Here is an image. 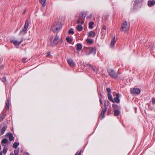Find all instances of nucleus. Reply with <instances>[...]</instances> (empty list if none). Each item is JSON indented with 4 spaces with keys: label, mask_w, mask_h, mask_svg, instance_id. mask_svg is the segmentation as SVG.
<instances>
[{
    "label": "nucleus",
    "mask_w": 155,
    "mask_h": 155,
    "mask_svg": "<svg viewBox=\"0 0 155 155\" xmlns=\"http://www.w3.org/2000/svg\"><path fill=\"white\" fill-rule=\"evenodd\" d=\"M62 40L59 38V37L56 35L52 36L50 39V45L51 46L56 45L58 43H61Z\"/></svg>",
    "instance_id": "nucleus-1"
},
{
    "label": "nucleus",
    "mask_w": 155,
    "mask_h": 155,
    "mask_svg": "<svg viewBox=\"0 0 155 155\" xmlns=\"http://www.w3.org/2000/svg\"><path fill=\"white\" fill-rule=\"evenodd\" d=\"M62 28L61 24L59 22H55L52 25L51 29L54 33H58Z\"/></svg>",
    "instance_id": "nucleus-2"
},
{
    "label": "nucleus",
    "mask_w": 155,
    "mask_h": 155,
    "mask_svg": "<svg viewBox=\"0 0 155 155\" xmlns=\"http://www.w3.org/2000/svg\"><path fill=\"white\" fill-rule=\"evenodd\" d=\"M130 28V24H128L126 21H124L122 24L120 30L122 31L126 32L128 31Z\"/></svg>",
    "instance_id": "nucleus-3"
},
{
    "label": "nucleus",
    "mask_w": 155,
    "mask_h": 155,
    "mask_svg": "<svg viewBox=\"0 0 155 155\" xmlns=\"http://www.w3.org/2000/svg\"><path fill=\"white\" fill-rule=\"evenodd\" d=\"M107 72L110 76L114 79H116L118 78V74L114 70L111 69L107 70Z\"/></svg>",
    "instance_id": "nucleus-4"
},
{
    "label": "nucleus",
    "mask_w": 155,
    "mask_h": 155,
    "mask_svg": "<svg viewBox=\"0 0 155 155\" xmlns=\"http://www.w3.org/2000/svg\"><path fill=\"white\" fill-rule=\"evenodd\" d=\"M92 53L94 54L96 53V50L95 48L89 47L87 48L86 50V54L87 55H89L90 54Z\"/></svg>",
    "instance_id": "nucleus-5"
},
{
    "label": "nucleus",
    "mask_w": 155,
    "mask_h": 155,
    "mask_svg": "<svg viewBox=\"0 0 155 155\" xmlns=\"http://www.w3.org/2000/svg\"><path fill=\"white\" fill-rule=\"evenodd\" d=\"M140 92V90L139 89L134 88L130 90V92L132 94H139Z\"/></svg>",
    "instance_id": "nucleus-6"
},
{
    "label": "nucleus",
    "mask_w": 155,
    "mask_h": 155,
    "mask_svg": "<svg viewBox=\"0 0 155 155\" xmlns=\"http://www.w3.org/2000/svg\"><path fill=\"white\" fill-rule=\"evenodd\" d=\"M84 19L82 18L80 14L79 16V18L77 21V23L78 24L81 23V24H84Z\"/></svg>",
    "instance_id": "nucleus-7"
},
{
    "label": "nucleus",
    "mask_w": 155,
    "mask_h": 155,
    "mask_svg": "<svg viewBox=\"0 0 155 155\" xmlns=\"http://www.w3.org/2000/svg\"><path fill=\"white\" fill-rule=\"evenodd\" d=\"M120 95L118 93L117 94L116 97L114 98V102H115L117 103H118L120 102L119 99Z\"/></svg>",
    "instance_id": "nucleus-8"
},
{
    "label": "nucleus",
    "mask_w": 155,
    "mask_h": 155,
    "mask_svg": "<svg viewBox=\"0 0 155 155\" xmlns=\"http://www.w3.org/2000/svg\"><path fill=\"white\" fill-rule=\"evenodd\" d=\"M67 61L68 63L71 67H74L75 66V63L71 59H68Z\"/></svg>",
    "instance_id": "nucleus-9"
},
{
    "label": "nucleus",
    "mask_w": 155,
    "mask_h": 155,
    "mask_svg": "<svg viewBox=\"0 0 155 155\" xmlns=\"http://www.w3.org/2000/svg\"><path fill=\"white\" fill-rule=\"evenodd\" d=\"M23 41L22 38H21L20 41H18L14 40H10V41L12 42L14 45H18L21 44Z\"/></svg>",
    "instance_id": "nucleus-10"
},
{
    "label": "nucleus",
    "mask_w": 155,
    "mask_h": 155,
    "mask_svg": "<svg viewBox=\"0 0 155 155\" xmlns=\"http://www.w3.org/2000/svg\"><path fill=\"white\" fill-rule=\"evenodd\" d=\"M6 136L9 138V140L10 141H12L14 140V137L12 134L11 133H8L6 134Z\"/></svg>",
    "instance_id": "nucleus-11"
},
{
    "label": "nucleus",
    "mask_w": 155,
    "mask_h": 155,
    "mask_svg": "<svg viewBox=\"0 0 155 155\" xmlns=\"http://www.w3.org/2000/svg\"><path fill=\"white\" fill-rule=\"evenodd\" d=\"M7 129V126H6L3 127L0 130V135H2L3 134L5 130Z\"/></svg>",
    "instance_id": "nucleus-12"
},
{
    "label": "nucleus",
    "mask_w": 155,
    "mask_h": 155,
    "mask_svg": "<svg viewBox=\"0 0 155 155\" xmlns=\"http://www.w3.org/2000/svg\"><path fill=\"white\" fill-rule=\"evenodd\" d=\"M106 110H106V108L103 109L102 110L100 116V117H101V120L104 117V114L106 112Z\"/></svg>",
    "instance_id": "nucleus-13"
},
{
    "label": "nucleus",
    "mask_w": 155,
    "mask_h": 155,
    "mask_svg": "<svg viewBox=\"0 0 155 155\" xmlns=\"http://www.w3.org/2000/svg\"><path fill=\"white\" fill-rule=\"evenodd\" d=\"M27 29L23 28L20 31L19 35H24L27 32Z\"/></svg>",
    "instance_id": "nucleus-14"
},
{
    "label": "nucleus",
    "mask_w": 155,
    "mask_h": 155,
    "mask_svg": "<svg viewBox=\"0 0 155 155\" xmlns=\"http://www.w3.org/2000/svg\"><path fill=\"white\" fill-rule=\"evenodd\" d=\"M76 46L77 47V50L78 51H80L82 48V45L81 44L78 43L77 44Z\"/></svg>",
    "instance_id": "nucleus-15"
},
{
    "label": "nucleus",
    "mask_w": 155,
    "mask_h": 155,
    "mask_svg": "<svg viewBox=\"0 0 155 155\" xmlns=\"http://www.w3.org/2000/svg\"><path fill=\"white\" fill-rule=\"evenodd\" d=\"M95 36V33L94 32L92 31H90L89 32L88 36L89 37H94Z\"/></svg>",
    "instance_id": "nucleus-16"
},
{
    "label": "nucleus",
    "mask_w": 155,
    "mask_h": 155,
    "mask_svg": "<svg viewBox=\"0 0 155 155\" xmlns=\"http://www.w3.org/2000/svg\"><path fill=\"white\" fill-rule=\"evenodd\" d=\"M155 4V1L154 0L150 1L148 2V5L149 6H151L154 5Z\"/></svg>",
    "instance_id": "nucleus-17"
},
{
    "label": "nucleus",
    "mask_w": 155,
    "mask_h": 155,
    "mask_svg": "<svg viewBox=\"0 0 155 155\" xmlns=\"http://www.w3.org/2000/svg\"><path fill=\"white\" fill-rule=\"evenodd\" d=\"M76 28L78 31H81L82 30L83 27L81 25H78L76 27Z\"/></svg>",
    "instance_id": "nucleus-18"
},
{
    "label": "nucleus",
    "mask_w": 155,
    "mask_h": 155,
    "mask_svg": "<svg viewBox=\"0 0 155 155\" xmlns=\"http://www.w3.org/2000/svg\"><path fill=\"white\" fill-rule=\"evenodd\" d=\"M114 115L115 116H117L119 115L120 114V112L117 109H114Z\"/></svg>",
    "instance_id": "nucleus-19"
},
{
    "label": "nucleus",
    "mask_w": 155,
    "mask_h": 155,
    "mask_svg": "<svg viewBox=\"0 0 155 155\" xmlns=\"http://www.w3.org/2000/svg\"><path fill=\"white\" fill-rule=\"evenodd\" d=\"M116 42V41H115V37H114L113 38L110 44V46L111 47H113V46L114 45L115 43Z\"/></svg>",
    "instance_id": "nucleus-20"
},
{
    "label": "nucleus",
    "mask_w": 155,
    "mask_h": 155,
    "mask_svg": "<svg viewBox=\"0 0 155 155\" xmlns=\"http://www.w3.org/2000/svg\"><path fill=\"white\" fill-rule=\"evenodd\" d=\"M28 26L29 22L28 20L27 19L25 21V23L24 28L26 29H27L28 28Z\"/></svg>",
    "instance_id": "nucleus-21"
},
{
    "label": "nucleus",
    "mask_w": 155,
    "mask_h": 155,
    "mask_svg": "<svg viewBox=\"0 0 155 155\" xmlns=\"http://www.w3.org/2000/svg\"><path fill=\"white\" fill-rule=\"evenodd\" d=\"M108 98L109 101L114 102L112 95L110 93H108L107 94Z\"/></svg>",
    "instance_id": "nucleus-22"
},
{
    "label": "nucleus",
    "mask_w": 155,
    "mask_h": 155,
    "mask_svg": "<svg viewBox=\"0 0 155 155\" xmlns=\"http://www.w3.org/2000/svg\"><path fill=\"white\" fill-rule=\"evenodd\" d=\"M2 143H8L9 141L7 139L5 138L3 139L2 141Z\"/></svg>",
    "instance_id": "nucleus-23"
},
{
    "label": "nucleus",
    "mask_w": 155,
    "mask_h": 155,
    "mask_svg": "<svg viewBox=\"0 0 155 155\" xmlns=\"http://www.w3.org/2000/svg\"><path fill=\"white\" fill-rule=\"evenodd\" d=\"M94 25V22L92 21L90 22L89 23V28L91 29H92L94 27L93 25Z\"/></svg>",
    "instance_id": "nucleus-24"
},
{
    "label": "nucleus",
    "mask_w": 155,
    "mask_h": 155,
    "mask_svg": "<svg viewBox=\"0 0 155 155\" xmlns=\"http://www.w3.org/2000/svg\"><path fill=\"white\" fill-rule=\"evenodd\" d=\"M40 2L43 6H45V0H40Z\"/></svg>",
    "instance_id": "nucleus-25"
},
{
    "label": "nucleus",
    "mask_w": 155,
    "mask_h": 155,
    "mask_svg": "<svg viewBox=\"0 0 155 155\" xmlns=\"http://www.w3.org/2000/svg\"><path fill=\"white\" fill-rule=\"evenodd\" d=\"M9 107V100H8L7 101L6 106L5 107V108H7V110H8Z\"/></svg>",
    "instance_id": "nucleus-26"
},
{
    "label": "nucleus",
    "mask_w": 155,
    "mask_h": 155,
    "mask_svg": "<svg viewBox=\"0 0 155 155\" xmlns=\"http://www.w3.org/2000/svg\"><path fill=\"white\" fill-rule=\"evenodd\" d=\"M19 143L17 142H15L13 145V147L14 148H16L19 145Z\"/></svg>",
    "instance_id": "nucleus-27"
},
{
    "label": "nucleus",
    "mask_w": 155,
    "mask_h": 155,
    "mask_svg": "<svg viewBox=\"0 0 155 155\" xmlns=\"http://www.w3.org/2000/svg\"><path fill=\"white\" fill-rule=\"evenodd\" d=\"M80 14L82 17V18H84V19L85 18V17L86 16V14L85 12H83Z\"/></svg>",
    "instance_id": "nucleus-28"
},
{
    "label": "nucleus",
    "mask_w": 155,
    "mask_h": 155,
    "mask_svg": "<svg viewBox=\"0 0 155 155\" xmlns=\"http://www.w3.org/2000/svg\"><path fill=\"white\" fill-rule=\"evenodd\" d=\"M66 40L69 43H71L72 41V39L71 38L69 37H67L66 38Z\"/></svg>",
    "instance_id": "nucleus-29"
},
{
    "label": "nucleus",
    "mask_w": 155,
    "mask_h": 155,
    "mask_svg": "<svg viewBox=\"0 0 155 155\" xmlns=\"http://www.w3.org/2000/svg\"><path fill=\"white\" fill-rule=\"evenodd\" d=\"M86 41L88 43L92 44L93 43V40L91 39H87Z\"/></svg>",
    "instance_id": "nucleus-30"
},
{
    "label": "nucleus",
    "mask_w": 155,
    "mask_h": 155,
    "mask_svg": "<svg viewBox=\"0 0 155 155\" xmlns=\"http://www.w3.org/2000/svg\"><path fill=\"white\" fill-rule=\"evenodd\" d=\"M140 1V0H135L134 2V5L136 6L137 4H138Z\"/></svg>",
    "instance_id": "nucleus-31"
},
{
    "label": "nucleus",
    "mask_w": 155,
    "mask_h": 155,
    "mask_svg": "<svg viewBox=\"0 0 155 155\" xmlns=\"http://www.w3.org/2000/svg\"><path fill=\"white\" fill-rule=\"evenodd\" d=\"M68 33L69 34H74V32L72 29H71L69 30Z\"/></svg>",
    "instance_id": "nucleus-32"
},
{
    "label": "nucleus",
    "mask_w": 155,
    "mask_h": 155,
    "mask_svg": "<svg viewBox=\"0 0 155 155\" xmlns=\"http://www.w3.org/2000/svg\"><path fill=\"white\" fill-rule=\"evenodd\" d=\"M101 33L103 36V35L105 36V35L106 33V30H102L101 31Z\"/></svg>",
    "instance_id": "nucleus-33"
},
{
    "label": "nucleus",
    "mask_w": 155,
    "mask_h": 155,
    "mask_svg": "<svg viewBox=\"0 0 155 155\" xmlns=\"http://www.w3.org/2000/svg\"><path fill=\"white\" fill-rule=\"evenodd\" d=\"M5 115H3L2 116H1L0 117V122L2 121L3 119L5 117Z\"/></svg>",
    "instance_id": "nucleus-34"
},
{
    "label": "nucleus",
    "mask_w": 155,
    "mask_h": 155,
    "mask_svg": "<svg viewBox=\"0 0 155 155\" xmlns=\"http://www.w3.org/2000/svg\"><path fill=\"white\" fill-rule=\"evenodd\" d=\"M7 150L8 148L5 147L3 150V153H4L5 154L6 153Z\"/></svg>",
    "instance_id": "nucleus-35"
},
{
    "label": "nucleus",
    "mask_w": 155,
    "mask_h": 155,
    "mask_svg": "<svg viewBox=\"0 0 155 155\" xmlns=\"http://www.w3.org/2000/svg\"><path fill=\"white\" fill-rule=\"evenodd\" d=\"M18 151H19L18 149V150H14V153H15V155H18Z\"/></svg>",
    "instance_id": "nucleus-36"
},
{
    "label": "nucleus",
    "mask_w": 155,
    "mask_h": 155,
    "mask_svg": "<svg viewBox=\"0 0 155 155\" xmlns=\"http://www.w3.org/2000/svg\"><path fill=\"white\" fill-rule=\"evenodd\" d=\"M106 29H107V28H106V26L104 25H103L102 28V30H106Z\"/></svg>",
    "instance_id": "nucleus-37"
},
{
    "label": "nucleus",
    "mask_w": 155,
    "mask_h": 155,
    "mask_svg": "<svg viewBox=\"0 0 155 155\" xmlns=\"http://www.w3.org/2000/svg\"><path fill=\"white\" fill-rule=\"evenodd\" d=\"M107 91L108 93H110L111 92V89L110 88H108L107 89Z\"/></svg>",
    "instance_id": "nucleus-38"
},
{
    "label": "nucleus",
    "mask_w": 155,
    "mask_h": 155,
    "mask_svg": "<svg viewBox=\"0 0 155 155\" xmlns=\"http://www.w3.org/2000/svg\"><path fill=\"white\" fill-rule=\"evenodd\" d=\"M152 103L153 104H155V98H153L152 99Z\"/></svg>",
    "instance_id": "nucleus-39"
},
{
    "label": "nucleus",
    "mask_w": 155,
    "mask_h": 155,
    "mask_svg": "<svg viewBox=\"0 0 155 155\" xmlns=\"http://www.w3.org/2000/svg\"><path fill=\"white\" fill-rule=\"evenodd\" d=\"M2 80L3 82H5L6 81V79L5 77H4L3 78H2Z\"/></svg>",
    "instance_id": "nucleus-40"
},
{
    "label": "nucleus",
    "mask_w": 155,
    "mask_h": 155,
    "mask_svg": "<svg viewBox=\"0 0 155 155\" xmlns=\"http://www.w3.org/2000/svg\"><path fill=\"white\" fill-rule=\"evenodd\" d=\"M26 59H27V58H23L22 59V62L24 63H25V61Z\"/></svg>",
    "instance_id": "nucleus-41"
},
{
    "label": "nucleus",
    "mask_w": 155,
    "mask_h": 155,
    "mask_svg": "<svg viewBox=\"0 0 155 155\" xmlns=\"http://www.w3.org/2000/svg\"><path fill=\"white\" fill-rule=\"evenodd\" d=\"M24 155H29V154L27 152H25L23 153Z\"/></svg>",
    "instance_id": "nucleus-42"
},
{
    "label": "nucleus",
    "mask_w": 155,
    "mask_h": 155,
    "mask_svg": "<svg viewBox=\"0 0 155 155\" xmlns=\"http://www.w3.org/2000/svg\"><path fill=\"white\" fill-rule=\"evenodd\" d=\"M104 108H106V110H107V107H106V103H105L104 104Z\"/></svg>",
    "instance_id": "nucleus-43"
},
{
    "label": "nucleus",
    "mask_w": 155,
    "mask_h": 155,
    "mask_svg": "<svg viewBox=\"0 0 155 155\" xmlns=\"http://www.w3.org/2000/svg\"><path fill=\"white\" fill-rule=\"evenodd\" d=\"M50 52H48L47 55L46 56L47 57H48L50 55Z\"/></svg>",
    "instance_id": "nucleus-44"
},
{
    "label": "nucleus",
    "mask_w": 155,
    "mask_h": 155,
    "mask_svg": "<svg viewBox=\"0 0 155 155\" xmlns=\"http://www.w3.org/2000/svg\"><path fill=\"white\" fill-rule=\"evenodd\" d=\"M100 104H102V100L101 99H100Z\"/></svg>",
    "instance_id": "nucleus-45"
},
{
    "label": "nucleus",
    "mask_w": 155,
    "mask_h": 155,
    "mask_svg": "<svg viewBox=\"0 0 155 155\" xmlns=\"http://www.w3.org/2000/svg\"><path fill=\"white\" fill-rule=\"evenodd\" d=\"M81 150L79 152V153H78V155H81Z\"/></svg>",
    "instance_id": "nucleus-46"
},
{
    "label": "nucleus",
    "mask_w": 155,
    "mask_h": 155,
    "mask_svg": "<svg viewBox=\"0 0 155 155\" xmlns=\"http://www.w3.org/2000/svg\"><path fill=\"white\" fill-rule=\"evenodd\" d=\"M89 66H90L91 68H93L92 65L91 64H89Z\"/></svg>",
    "instance_id": "nucleus-47"
},
{
    "label": "nucleus",
    "mask_w": 155,
    "mask_h": 155,
    "mask_svg": "<svg viewBox=\"0 0 155 155\" xmlns=\"http://www.w3.org/2000/svg\"><path fill=\"white\" fill-rule=\"evenodd\" d=\"M92 69L94 71H95H95H95V69H94L93 68H92Z\"/></svg>",
    "instance_id": "nucleus-48"
},
{
    "label": "nucleus",
    "mask_w": 155,
    "mask_h": 155,
    "mask_svg": "<svg viewBox=\"0 0 155 155\" xmlns=\"http://www.w3.org/2000/svg\"><path fill=\"white\" fill-rule=\"evenodd\" d=\"M10 155H14L13 153L12 152V153H11L10 154Z\"/></svg>",
    "instance_id": "nucleus-49"
},
{
    "label": "nucleus",
    "mask_w": 155,
    "mask_h": 155,
    "mask_svg": "<svg viewBox=\"0 0 155 155\" xmlns=\"http://www.w3.org/2000/svg\"><path fill=\"white\" fill-rule=\"evenodd\" d=\"M2 152H0V155H2Z\"/></svg>",
    "instance_id": "nucleus-50"
},
{
    "label": "nucleus",
    "mask_w": 155,
    "mask_h": 155,
    "mask_svg": "<svg viewBox=\"0 0 155 155\" xmlns=\"http://www.w3.org/2000/svg\"><path fill=\"white\" fill-rule=\"evenodd\" d=\"M87 18H88V19H89L90 18V17H88V16H87Z\"/></svg>",
    "instance_id": "nucleus-51"
},
{
    "label": "nucleus",
    "mask_w": 155,
    "mask_h": 155,
    "mask_svg": "<svg viewBox=\"0 0 155 155\" xmlns=\"http://www.w3.org/2000/svg\"><path fill=\"white\" fill-rule=\"evenodd\" d=\"M100 95L101 96V93H100Z\"/></svg>",
    "instance_id": "nucleus-52"
},
{
    "label": "nucleus",
    "mask_w": 155,
    "mask_h": 155,
    "mask_svg": "<svg viewBox=\"0 0 155 155\" xmlns=\"http://www.w3.org/2000/svg\"><path fill=\"white\" fill-rule=\"evenodd\" d=\"M112 106H113V108H114V105H113Z\"/></svg>",
    "instance_id": "nucleus-53"
},
{
    "label": "nucleus",
    "mask_w": 155,
    "mask_h": 155,
    "mask_svg": "<svg viewBox=\"0 0 155 155\" xmlns=\"http://www.w3.org/2000/svg\"><path fill=\"white\" fill-rule=\"evenodd\" d=\"M77 154V153H76V154L75 155H76V154Z\"/></svg>",
    "instance_id": "nucleus-54"
}]
</instances>
